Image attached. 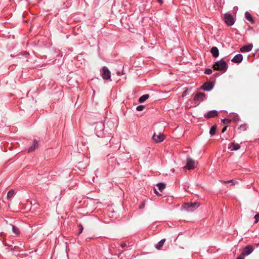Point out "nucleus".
Returning a JSON list of instances; mask_svg holds the SVG:
<instances>
[{"label":"nucleus","mask_w":259,"mask_h":259,"mask_svg":"<svg viewBox=\"0 0 259 259\" xmlns=\"http://www.w3.org/2000/svg\"><path fill=\"white\" fill-rule=\"evenodd\" d=\"M213 68L215 70L225 72L228 69V65L223 59L216 62L213 65Z\"/></svg>","instance_id":"nucleus-1"},{"label":"nucleus","mask_w":259,"mask_h":259,"mask_svg":"<svg viewBox=\"0 0 259 259\" xmlns=\"http://www.w3.org/2000/svg\"><path fill=\"white\" fill-rule=\"evenodd\" d=\"M199 206V204L196 202L185 203L182 206L183 209L187 211H193Z\"/></svg>","instance_id":"nucleus-2"},{"label":"nucleus","mask_w":259,"mask_h":259,"mask_svg":"<svg viewBox=\"0 0 259 259\" xmlns=\"http://www.w3.org/2000/svg\"><path fill=\"white\" fill-rule=\"evenodd\" d=\"M104 125L101 122H97L96 123V126L95 127V131L96 132V135L98 137H103L104 136Z\"/></svg>","instance_id":"nucleus-3"},{"label":"nucleus","mask_w":259,"mask_h":259,"mask_svg":"<svg viewBox=\"0 0 259 259\" xmlns=\"http://www.w3.org/2000/svg\"><path fill=\"white\" fill-rule=\"evenodd\" d=\"M195 161L189 157L187 158L186 164L184 167L185 170H191L195 167Z\"/></svg>","instance_id":"nucleus-4"},{"label":"nucleus","mask_w":259,"mask_h":259,"mask_svg":"<svg viewBox=\"0 0 259 259\" xmlns=\"http://www.w3.org/2000/svg\"><path fill=\"white\" fill-rule=\"evenodd\" d=\"M101 76L104 80L110 79L111 72L106 66H104L102 68Z\"/></svg>","instance_id":"nucleus-5"},{"label":"nucleus","mask_w":259,"mask_h":259,"mask_svg":"<svg viewBox=\"0 0 259 259\" xmlns=\"http://www.w3.org/2000/svg\"><path fill=\"white\" fill-rule=\"evenodd\" d=\"M224 19L225 23L228 26H232L234 24V19L233 16L229 13H226L224 15Z\"/></svg>","instance_id":"nucleus-6"},{"label":"nucleus","mask_w":259,"mask_h":259,"mask_svg":"<svg viewBox=\"0 0 259 259\" xmlns=\"http://www.w3.org/2000/svg\"><path fill=\"white\" fill-rule=\"evenodd\" d=\"M253 251V247L251 245H247L243 249L241 254H242L243 256H244V255H248L251 254Z\"/></svg>","instance_id":"nucleus-7"},{"label":"nucleus","mask_w":259,"mask_h":259,"mask_svg":"<svg viewBox=\"0 0 259 259\" xmlns=\"http://www.w3.org/2000/svg\"><path fill=\"white\" fill-rule=\"evenodd\" d=\"M214 84L211 81L205 82L201 87V88L205 91H210L213 88Z\"/></svg>","instance_id":"nucleus-8"},{"label":"nucleus","mask_w":259,"mask_h":259,"mask_svg":"<svg viewBox=\"0 0 259 259\" xmlns=\"http://www.w3.org/2000/svg\"><path fill=\"white\" fill-rule=\"evenodd\" d=\"M153 141L156 143H160L163 141L164 136L160 133H159L157 135L154 133L152 137Z\"/></svg>","instance_id":"nucleus-9"},{"label":"nucleus","mask_w":259,"mask_h":259,"mask_svg":"<svg viewBox=\"0 0 259 259\" xmlns=\"http://www.w3.org/2000/svg\"><path fill=\"white\" fill-rule=\"evenodd\" d=\"M206 96L205 93L198 92L195 95L194 100L195 101L201 102L206 98Z\"/></svg>","instance_id":"nucleus-10"},{"label":"nucleus","mask_w":259,"mask_h":259,"mask_svg":"<svg viewBox=\"0 0 259 259\" xmlns=\"http://www.w3.org/2000/svg\"><path fill=\"white\" fill-rule=\"evenodd\" d=\"M218 115V112L215 110L208 111L204 114V117L206 118H213Z\"/></svg>","instance_id":"nucleus-11"},{"label":"nucleus","mask_w":259,"mask_h":259,"mask_svg":"<svg viewBox=\"0 0 259 259\" xmlns=\"http://www.w3.org/2000/svg\"><path fill=\"white\" fill-rule=\"evenodd\" d=\"M243 60V56L241 54H238L235 55L232 59V62L236 63H239L242 62Z\"/></svg>","instance_id":"nucleus-12"},{"label":"nucleus","mask_w":259,"mask_h":259,"mask_svg":"<svg viewBox=\"0 0 259 259\" xmlns=\"http://www.w3.org/2000/svg\"><path fill=\"white\" fill-rule=\"evenodd\" d=\"M252 44L244 46L240 48V52L242 53L249 52L252 50Z\"/></svg>","instance_id":"nucleus-13"},{"label":"nucleus","mask_w":259,"mask_h":259,"mask_svg":"<svg viewBox=\"0 0 259 259\" xmlns=\"http://www.w3.org/2000/svg\"><path fill=\"white\" fill-rule=\"evenodd\" d=\"M210 53L213 57L217 58L219 55V51L217 47H212L210 49Z\"/></svg>","instance_id":"nucleus-14"},{"label":"nucleus","mask_w":259,"mask_h":259,"mask_svg":"<svg viewBox=\"0 0 259 259\" xmlns=\"http://www.w3.org/2000/svg\"><path fill=\"white\" fill-rule=\"evenodd\" d=\"M165 242V239H162L160 241H159L156 245L155 248L157 249H160L163 246L164 242Z\"/></svg>","instance_id":"nucleus-15"},{"label":"nucleus","mask_w":259,"mask_h":259,"mask_svg":"<svg viewBox=\"0 0 259 259\" xmlns=\"http://www.w3.org/2000/svg\"><path fill=\"white\" fill-rule=\"evenodd\" d=\"M245 17L247 20L250 21L252 23H254V21L251 14L248 12H246L245 13Z\"/></svg>","instance_id":"nucleus-16"},{"label":"nucleus","mask_w":259,"mask_h":259,"mask_svg":"<svg viewBox=\"0 0 259 259\" xmlns=\"http://www.w3.org/2000/svg\"><path fill=\"white\" fill-rule=\"evenodd\" d=\"M149 98V95L148 94H145L140 97L139 99V102L140 103L144 102L147 99Z\"/></svg>","instance_id":"nucleus-17"},{"label":"nucleus","mask_w":259,"mask_h":259,"mask_svg":"<svg viewBox=\"0 0 259 259\" xmlns=\"http://www.w3.org/2000/svg\"><path fill=\"white\" fill-rule=\"evenodd\" d=\"M231 147H232L231 150L236 151L240 148V146L239 144H235L234 143H232L231 144Z\"/></svg>","instance_id":"nucleus-18"},{"label":"nucleus","mask_w":259,"mask_h":259,"mask_svg":"<svg viewBox=\"0 0 259 259\" xmlns=\"http://www.w3.org/2000/svg\"><path fill=\"white\" fill-rule=\"evenodd\" d=\"M14 195H15V191H14V190L11 189V190H9L7 194L8 199H12L14 197Z\"/></svg>","instance_id":"nucleus-19"},{"label":"nucleus","mask_w":259,"mask_h":259,"mask_svg":"<svg viewBox=\"0 0 259 259\" xmlns=\"http://www.w3.org/2000/svg\"><path fill=\"white\" fill-rule=\"evenodd\" d=\"M217 127L215 125H213L211 127L209 130V134L211 136H213L215 134Z\"/></svg>","instance_id":"nucleus-20"},{"label":"nucleus","mask_w":259,"mask_h":259,"mask_svg":"<svg viewBox=\"0 0 259 259\" xmlns=\"http://www.w3.org/2000/svg\"><path fill=\"white\" fill-rule=\"evenodd\" d=\"M157 186L158 187V189L162 192L165 187V184L163 183H159L157 184Z\"/></svg>","instance_id":"nucleus-21"},{"label":"nucleus","mask_w":259,"mask_h":259,"mask_svg":"<svg viewBox=\"0 0 259 259\" xmlns=\"http://www.w3.org/2000/svg\"><path fill=\"white\" fill-rule=\"evenodd\" d=\"M220 182L223 184H231V185H234L235 184V182L233 180H229V181L221 180V181H220Z\"/></svg>","instance_id":"nucleus-22"},{"label":"nucleus","mask_w":259,"mask_h":259,"mask_svg":"<svg viewBox=\"0 0 259 259\" xmlns=\"http://www.w3.org/2000/svg\"><path fill=\"white\" fill-rule=\"evenodd\" d=\"M12 231L14 233H15V234H19L20 233V231L18 227H17L15 226H13V225H12Z\"/></svg>","instance_id":"nucleus-23"},{"label":"nucleus","mask_w":259,"mask_h":259,"mask_svg":"<svg viewBox=\"0 0 259 259\" xmlns=\"http://www.w3.org/2000/svg\"><path fill=\"white\" fill-rule=\"evenodd\" d=\"M232 119L234 121L237 122L239 120V117L238 114H234L232 115Z\"/></svg>","instance_id":"nucleus-24"},{"label":"nucleus","mask_w":259,"mask_h":259,"mask_svg":"<svg viewBox=\"0 0 259 259\" xmlns=\"http://www.w3.org/2000/svg\"><path fill=\"white\" fill-rule=\"evenodd\" d=\"M247 125L246 124H241L239 127H238V130L241 131H245L247 130Z\"/></svg>","instance_id":"nucleus-25"},{"label":"nucleus","mask_w":259,"mask_h":259,"mask_svg":"<svg viewBox=\"0 0 259 259\" xmlns=\"http://www.w3.org/2000/svg\"><path fill=\"white\" fill-rule=\"evenodd\" d=\"M231 121V120L230 119H227V118H224L223 119H222V122H223V123L224 124H228L229 123H230Z\"/></svg>","instance_id":"nucleus-26"},{"label":"nucleus","mask_w":259,"mask_h":259,"mask_svg":"<svg viewBox=\"0 0 259 259\" xmlns=\"http://www.w3.org/2000/svg\"><path fill=\"white\" fill-rule=\"evenodd\" d=\"M77 226L79 228L78 234H80L82 232L83 230V227L82 225L80 224H78Z\"/></svg>","instance_id":"nucleus-27"},{"label":"nucleus","mask_w":259,"mask_h":259,"mask_svg":"<svg viewBox=\"0 0 259 259\" xmlns=\"http://www.w3.org/2000/svg\"><path fill=\"white\" fill-rule=\"evenodd\" d=\"M145 108V106H143V105H139V106H138L136 108V110L137 111H142Z\"/></svg>","instance_id":"nucleus-28"},{"label":"nucleus","mask_w":259,"mask_h":259,"mask_svg":"<svg viewBox=\"0 0 259 259\" xmlns=\"http://www.w3.org/2000/svg\"><path fill=\"white\" fill-rule=\"evenodd\" d=\"M212 70L211 69H209V68H207V69H206L205 70V71H204V73L206 74H208V75H209L210 74L212 73Z\"/></svg>","instance_id":"nucleus-29"},{"label":"nucleus","mask_w":259,"mask_h":259,"mask_svg":"<svg viewBox=\"0 0 259 259\" xmlns=\"http://www.w3.org/2000/svg\"><path fill=\"white\" fill-rule=\"evenodd\" d=\"M254 218L255 219L254 223L256 224L258 223V222L259 221V213L255 214Z\"/></svg>","instance_id":"nucleus-30"},{"label":"nucleus","mask_w":259,"mask_h":259,"mask_svg":"<svg viewBox=\"0 0 259 259\" xmlns=\"http://www.w3.org/2000/svg\"><path fill=\"white\" fill-rule=\"evenodd\" d=\"M145 201H143L142 202V203L140 205L139 208L140 209H142V208H143L145 207Z\"/></svg>","instance_id":"nucleus-31"},{"label":"nucleus","mask_w":259,"mask_h":259,"mask_svg":"<svg viewBox=\"0 0 259 259\" xmlns=\"http://www.w3.org/2000/svg\"><path fill=\"white\" fill-rule=\"evenodd\" d=\"M35 149V147H34L33 145L31 146L29 148V150H28V151L29 152H32L33 151H34Z\"/></svg>","instance_id":"nucleus-32"},{"label":"nucleus","mask_w":259,"mask_h":259,"mask_svg":"<svg viewBox=\"0 0 259 259\" xmlns=\"http://www.w3.org/2000/svg\"><path fill=\"white\" fill-rule=\"evenodd\" d=\"M33 146L34 147H35V148H36V147H37V146H38V142H37V141L36 140H34V141H33Z\"/></svg>","instance_id":"nucleus-33"},{"label":"nucleus","mask_w":259,"mask_h":259,"mask_svg":"<svg viewBox=\"0 0 259 259\" xmlns=\"http://www.w3.org/2000/svg\"><path fill=\"white\" fill-rule=\"evenodd\" d=\"M227 126H225V127H224L222 130V132L224 133L227 130Z\"/></svg>","instance_id":"nucleus-34"},{"label":"nucleus","mask_w":259,"mask_h":259,"mask_svg":"<svg viewBox=\"0 0 259 259\" xmlns=\"http://www.w3.org/2000/svg\"><path fill=\"white\" fill-rule=\"evenodd\" d=\"M236 259H244V256L240 254V255Z\"/></svg>","instance_id":"nucleus-35"},{"label":"nucleus","mask_w":259,"mask_h":259,"mask_svg":"<svg viewBox=\"0 0 259 259\" xmlns=\"http://www.w3.org/2000/svg\"><path fill=\"white\" fill-rule=\"evenodd\" d=\"M120 246L122 248H124L126 246V243H122Z\"/></svg>","instance_id":"nucleus-36"},{"label":"nucleus","mask_w":259,"mask_h":259,"mask_svg":"<svg viewBox=\"0 0 259 259\" xmlns=\"http://www.w3.org/2000/svg\"><path fill=\"white\" fill-rule=\"evenodd\" d=\"M154 192L155 193L158 195V196H160L161 195L156 191V189H154Z\"/></svg>","instance_id":"nucleus-37"},{"label":"nucleus","mask_w":259,"mask_h":259,"mask_svg":"<svg viewBox=\"0 0 259 259\" xmlns=\"http://www.w3.org/2000/svg\"><path fill=\"white\" fill-rule=\"evenodd\" d=\"M157 1L160 4H162L163 3V0H157Z\"/></svg>","instance_id":"nucleus-38"}]
</instances>
